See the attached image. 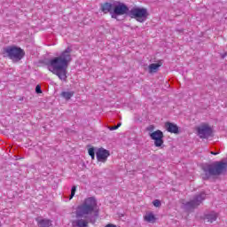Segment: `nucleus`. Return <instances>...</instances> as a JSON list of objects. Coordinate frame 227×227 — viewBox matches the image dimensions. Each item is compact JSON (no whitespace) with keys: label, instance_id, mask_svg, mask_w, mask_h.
Segmentation results:
<instances>
[{"label":"nucleus","instance_id":"f257e3e1","mask_svg":"<svg viewBox=\"0 0 227 227\" xmlns=\"http://www.w3.org/2000/svg\"><path fill=\"white\" fill-rule=\"evenodd\" d=\"M72 62V49L67 47L59 56L50 59L46 62V67L53 75H56L62 82H67L68 79V65Z\"/></svg>","mask_w":227,"mask_h":227},{"label":"nucleus","instance_id":"f03ea898","mask_svg":"<svg viewBox=\"0 0 227 227\" xmlns=\"http://www.w3.org/2000/svg\"><path fill=\"white\" fill-rule=\"evenodd\" d=\"M91 214H98V205L97 200L93 197H89L76 207L75 217L76 219L71 221L72 227H88L90 222L88 215Z\"/></svg>","mask_w":227,"mask_h":227},{"label":"nucleus","instance_id":"7ed1b4c3","mask_svg":"<svg viewBox=\"0 0 227 227\" xmlns=\"http://www.w3.org/2000/svg\"><path fill=\"white\" fill-rule=\"evenodd\" d=\"M1 55L3 58H8L12 59L13 63H17L26 56V52L19 46L10 45L3 48Z\"/></svg>","mask_w":227,"mask_h":227},{"label":"nucleus","instance_id":"20e7f679","mask_svg":"<svg viewBox=\"0 0 227 227\" xmlns=\"http://www.w3.org/2000/svg\"><path fill=\"white\" fill-rule=\"evenodd\" d=\"M227 169V162L216 161L204 168V180H207L208 176H219Z\"/></svg>","mask_w":227,"mask_h":227},{"label":"nucleus","instance_id":"39448f33","mask_svg":"<svg viewBox=\"0 0 227 227\" xmlns=\"http://www.w3.org/2000/svg\"><path fill=\"white\" fill-rule=\"evenodd\" d=\"M148 9L145 7L135 6L129 12V16L130 19H135L137 22H145L146 19H148Z\"/></svg>","mask_w":227,"mask_h":227},{"label":"nucleus","instance_id":"423d86ee","mask_svg":"<svg viewBox=\"0 0 227 227\" xmlns=\"http://www.w3.org/2000/svg\"><path fill=\"white\" fill-rule=\"evenodd\" d=\"M129 13V6L121 2H114V11L112 14V19H117L121 15H126Z\"/></svg>","mask_w":227,"mask_h":227},{"label":"nucleus","instance_id":"0eeeda50","mask_svg":"<svg viewBox=\"0 0 227 227\" xmlns=\"http://www.w3.org/2000/svg\"><path fill=\"white\" fill-rule=\"evenodd\" d=\"M149 137L154 141V146H156V148H160V146L164 145V133L160 129L149 133Z\"/></svg>","mask_w":227,"mask_h":227},{"label":"nucleus","instance_id":"6e6552de","mask_svg":"<svg viewBox=\"0 0 227 227\" xmlns=\"http://www.w3.org/2000/svg\"><path fill=\"white\" fill-rule=\"evenodd\" d=\"M197 132L201 139H207V137L212 136V127L207 123H202L197 127Z\"/></svg>","mask_w":227,"mask_h":227},{"label":"nucleus","instance_id":"1a4fd4ad","mask_svg":"<svg viewBox=\"0 0 227 227\" xmlns=\"http://www.w3.org/2000/svg\"><path fill=\"white\" fill-rule=\"evenodd\" d=\"M205 200V193H200L197 195L192 200L187 203L188 208H196V207H200L201 202Z\"/></svg>","mask_w":227,"mask_h":227},{"label":"nucleus","instance_id":"9d476101","mask_svg":"<svg viewBox=\"0 0 227 227\" xmlns=\"http://www.w3.org/2000/svg\"><path fill=\"white\" fill-rule=\"evenodd\" d=\"M111 155L109 153V151L104 149V148H99L97 153H96V157L98 162H106L107 160V157Z\"/></svg>","mask_w":227,"mask_h":227},{"label":"nucleus","instance_id":"9b49d317","mask_svg":"<svg viewBox=\"0 0 227 227\" xmlns=\"http://www.w3.org/2000/svg\"><path fill=\"white\" fill-rule=\"evenodd\" d=\"M100 10L101 12H103V13H110L111 17H113L114 3L111 4L109 2H106L104 4H101Z\"/></svg>","mask_w":227,"mask_h":227},{"label":"nucleus","instance_id":"f8f14e48","mask_svg":"<svg viewBox=\"0 0 227 227\" xmlns=\"http://www.w3.org/2000/svg\"><path fill=\"white\" fill-rule=\"evenodd\" d=\"M38 227H52V221L48 218L38 216L35 218Z\"/></svg>","mask_w":227,"mask_h":227},{"label":"nucleus","instance_id":"ddd939ff","mask_svg":"<svg viewBox=\"0 0 227 227\" xmlns=\"http://www.w3.org/2000/svg\"><path fill=\"white\" fill-rule=\"evenodd\" d=\"M217 217H219V215L215 212L212 211L210 213H207L206 215H204L203 219L204 221H206V223H215V221H217Z\"/></svg>","mask_w":227,"mask_h":227},{"label":"nucleus","instance_id":"4468645a","mask_svg":"<svg viewBox=\"0 0 227 227\" xmlns=\"http://www.w3.org/2000/svg\"><path fill=\"white\" fill-rule=\"evenodd\" d=\"M165 128L168 132H170V134H178L179 132L178 126L173 122H166Z\"/></svg>","mask_w":227,"mask_h":227},{"label":"nucleus","instance_id":"2eb2a0df","mask_svg":"<svg viewBox=\"0 0 227 227\" xmlns=\"http://www.w3.org/2000/svg\"><path fill=\"white\" fill-rule=\"evenodd\" d=\"M162 67V62L159 61L156 64L149 65V74H155L159 71V68Z\"/></svg>","mask_w":227,"mask_h":227},{"label":"nucleus","instance_id":"dca6fc26","mask_svg":"<svg viewBox=\"0 0 227 227\" xmlns=\"http://www.w3.org/2000/svg\"><path fill=\"white\" fill-rule=\"evenodd\" d=\"M74 91H62L60 96L63 97L66 100H70L72 97H74Z\"/></svg>","mask_w":227,"mask_h":227},{"label":"nucleus","instance_id":"f3484780","mask_svg":"<svg viewBox=\"0 0 227 227\" xmlns=\"http://www.w3.org/2000/svg\"><path fill=\"white\" fill-rule=\"evenodd\" d=\"M144 219L145 221H146L147 223H155V215H153V213H149V214H146L145 216H144Z\"/></svg>","mask_w":227,"mask_h":227},{"label":"nucleus","instance_id":"a211bd4d","mask_svg":"<svg viewBox=\"0 0 227 227\" xmlns=\"http://www.w3.org/2000/svg\"><path fill=\"white\" fill-rule=\"evenodd\" d=\"M89 155L91 157L92 160H95V149L93 147L89 149Z\"/></svg>","mask_w":227,"mask_h":227},{"label":"nucleus","instance_id":"6ab92c4d","mask_svg":"<svg viewBox=\"0 0 227 227\" xmlns=\"http://www.w3.org/2000/svg\"><path fill=\"white\" fill-rule=\"evenodd\" d=\"M121 127V122H119L116 126H108L109 130H117V129H120Z\"/></svg>","mask_w":227,"mask_h":227},{"label":"nucleus","instance_id":"aec40b11","mask_svg":"<svg viewBox=\"0 0 227 227\" xmlns=\"http://www.w3.org/2000/svg\"><path fill=\"white\" fill-rule=\"evenodd\" d=\"M147 132H149V134H152V132H155V126L154 125H149L146 128Z\"/></svg>","mask_w":227,"mask_h":227},{"label":"nucleus","instance_id":"412c9836","mask_svg":"<svg viewBox=\"0 0 227 227\" xmlns=\"http://www.w3.org/2000/svg\"><path fill=\"white\" fill-rule=\"evenodd\" d=\"M76 191H77V187L73 186L71 189V195H70L69 200H72V198H74L75 196Z\"/></svg>","mask_w":227,"mask_h":227},{"label":"nucleus","instance_id":"4be33fe9","mask_svg":"<svg viewBox=\"0 0 227 227\" xmlns=\"http://www.w3.org/2000/svg\"><path fill=\"white\" fill-rule=\"evenodd\" d=\"M153 205H154V207H160V200H155L153 202Z\"/></svg>","mask_w":227,"mask_h":227},{"label":"nucleus","instance_id":"5701e85b","mask_svg":"<svg viewBox=\"0 0 227 227\" xmlns=\"http://www.w3.org/2000/svg\"><path fill=\"white\" fill-rule=\"evenodd\" d=\"M35 92H37V93H42V87H40V85H37V86L35 87Z\"/></svg>","mask_w":227,"mask_h":227},{"label":"nucleus","instance_id":"b1692460","mask_svg":"<svg viewBox=\"0 0 227 227\" xmlns=\"http://www.w3.org/2000/svg\"><path fill=\"white\" fill-rule=\"evenodd\" d=\"M210 153L211 155H219V153H215V152H211Z\"/></svg>","mask_w":227,"mask_h":227}]
</instances>
